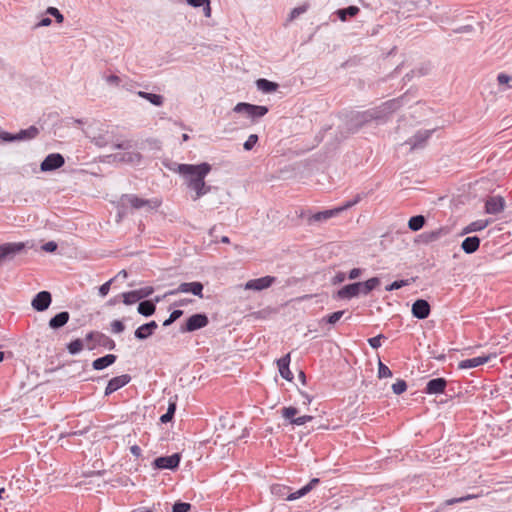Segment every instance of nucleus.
<instances>
[{
	"mask_svg": "<svg viewBox=\"0 0 512 512\" xmlns=\"http://www.w3.org/2000/svg\"><path fill=\"white\" fill-rule=\"evenodd\" d=\"M312 419H313V417L310 415L296 417V419H292V425L301 426V425H304L305 423L311 421Z\"/></svg>",
	"mask_w": 512,
	"mask_h": 512,
	"instance_id": "nucleus-56",
	"label": "nucleus"
},
{
	"mask_svg": "<svg viewBox=\"0 0 512 512\" xmlns=\"http://www.w3.org/2000/svg\"><path fill=\"white\" fill-rule=\"evenodd\" d=\"M107 84L113 85V86H119L121 83V79L117 75H107L103 77Z\"/></svg>",
	"mask_w": 512,
	"mask_h": 512,
	"instance_id": "nucleus-57",
	"label": "nucleus"
},
{
	"mask_svg": "<svg viewBox=\"0 0 512 512\" xmlns=\"http://www.w3.org/2000/svg\"><path fill=\"white\" fill-rule=\"evenodd\" d=\"M360 294H363V288L361 286V282H355L352 284L345 285L340 290H338L337 298L352 299L354 297H357Z\"/></svg>",
	"mask_w": 512,
	"mask_h": 512,
	"instance_id": "nucleus-15",
	"label": "nucleus"
},
{
	"mask_svg": "<svg viewBox=\"0 0 512 512\" xmlns=\"http://www.w3.org/2000/svg\"><path fill=\"white\" fill-rule=\"evenodd\" d=\"M65 164V159L60 153H51L45 157L40 164L42 172H51L61 168Z\"/></svg>",
	"mask_w": 512,
	"mask_h": 512,
	"instance_id": "nucleus-10",
	"label": "nucleus"
},
{
	"mask_svg": "<svg viewBox=\"0 0 512 512\" xmlns=\"http://www.w3.org/2000/svg\"><path fill=\"white\" fill-rule=\"evenodd\" d=\"M153 291L154 290L152 287H144L136 290L138 296L140 297V300L150 296L153 293Z\"/></svg>",
	"mask_w": 512,
	"mask_h": 512,
	"instance_id": "nucleus-60",
	"label": "nucleus"
},
{
	"mask_svg": "<svg viewBox=\"0 0 512 512\" xmlns=\"http://www.w3.org/2000/svg\"><path fill=\"white\" fill-rule=\"evenodd\" d=\"M275 282H276V277L264 276V277L252 279V280H249L248 282H246L245 289L261 291L263 289L269 288Z\"/></svg>",
	"mask_w": 512,
	"mask_h": 512,
	"instance_id": "nucleus-14",
	"label": "nucleus"
},
{
	"mask_svg": "<svg viewBox=\"0 0 512 512\" xmlns=\"http://www.w3.org/2000/svg\"><path fill=\"white\" fill-rule=\"evenodd\" d=\"M133 147L132 141L125 140L119 143H116L113 145V148L115 149H121V150H128Z\"/></svg>",
	"mask_w": 512,
	"mask_h": 512,
	"instance_id": "nucleus-61",
	"label": "nucleus"
},
{
	"mask_svg": "<svg viewBox=\"0 0 512 512\" xmlns=\"http://www.w3.org/2000/svg\"><path fill=\"white\" fill-rule=\"evenodd\" d=\"M433 130H419L405 141L404 144L410 146V150L422 149L425 147L428 139L431 137Z\"/></svg>",
	"mask_w": 512,
	"mask_h": 512,
	"instance_id": "nucleus-11",
	"label": "nucleus"
},
{
	"mask_svg": "<svg viewBox=\"0 0 512 512\" xmlns=\"http://www.w3.org/2000/svg\"><path fill=\"white\" fill-rule=\"evenodd\" d=\"M131 381V376L128 374H123L120 376L113 377L109 380L106 388H105V396H108L120 388L124 387Z\"/></svg>",
	"mask_w": 512,
	"mask_h": 512,
	"instance_id": "nucleus-17",
	"label": "nucleus"
},
{
	"mask_svg": "<svg viewBox=\"0 0 512 512\" xmlns=\"http://www.w3.org/2000/svg\"><path fill=\"white\" fill-rule=\"evenodd\" d=\"M203 284L201 282H183L176 289L170 290L166 295H177L179 293H192L199 298H203Z\"/></svg>",
	"mask_w": 512,
	"mask_h": 512,
	"instance_id": "nucleus-8",
	"label": "nucleus"
},
{
	"mask_svg": "<svg viewBox=\"0 0 512 512\" xmlns=\"http://www.w3.org/2000/svg\"><path fill=\"white\" fill-rule=\"evenodd\" d=\"M473 498L472 495H466V496H462V497H458V498H451V499H448L445 501V504L446 505H453V504H456V503H462L466 500H469Z\"/></svg>",
	"mask_w": 512,
	"mask_h": 512,
	"instance_id": "nucleus-59",
	"label": "nucleus"
},
{
	"mask_svg": "<svg viewBox=\"0 0 512 512\" xmlns=\"http://www.w3.org/2000/svg\"><path fill=\"white\" fill-rule=\"evenodd\" d=\"M345 311H336V312H333L331 313L330 315H327L326 317L323 318L324 321H326L327 323L329 324H335L336 322H338L341 317L343 316Z\"/></svg>",
	"mask_w": 512,
	"mask_h": 512,
	"instance_id": "nucleus-48",
	"label": "nucleus"
},
{
	"mask_svg": "<svg viewBox=\"0 0 512 512\" xmlns=\"http://www.w3.org/2000/svg\"><path fill=\"white\" fill-rule=\"evenodd\" d=\"M506 206L505 199L502 196H489L485 201V212L488 214H499Z\"/></svg>",
	"mask_w": 512,
	"mask_h": 512,
	"instance_id": "nucleus-13",
	"label": "nucleus"
},
{
	"mask_svg": "<svg viewBox=\"0 0 512 512\" xmlns=\"http://www.w3.org/2000/svg\"><path fill=\"white\" fill-rule=\"evenodd\" d=\"M430 304L424 299H418L412 304V315L418 319H426L430 314Z\"/></svg>",
	"mask_w": 512,
	"mask_h": 512,
	"instance_id": "nucleus-18",
	"label": "nucleus"
},
{
	"mask_svg": "<svg viewBox=\"0 0 512 512\" xmlns=\"http://www.w3.org/2000/svg\"><path fill=\"white\" fill-rule=\"evenodd\" d=\"M362 270L360 268H353L348 274V278L351 280L357 279L361 276Z\"/></svg>",
	"mask_w": 512,
	"mask_h": 512,
	"instance_id": "nucleus-64",
	"label": "nucleus"
},
{
	"mask_svg": "<svg viewBox=\"0 0 512 512\" xmlns=\"http://www.w3.org/2000/svg\"><path fill=\"white\" fill-rule=\"evenodd\" d=\"M113 281H114V279H110L109 281L105 282L104 284H102L100 286V288H99L100 296L105 297L109 293V290H110V287H111V284Z\"/></svg>",
	"mask_w": 512,
	"mask_h": 512,
	"instance_id": "nucleus-58",
	"label": "nucleus"
},
{
	"mask_svg": "<svg viewBox=\"0 0 512 512\" xmlns=\"http://www.w3.org/2000/svg\"><path fill=\"white\" fill-rule=\"evenodd\" d=\"M209 319L204 313H196L190 316L184 325L180 327L181 333L194 332L208 325Z\"/></svg>",
	"mask_w": 512,
	"mask_h": 512,
	"instance_id": "nucleus-7",
	"label": "nucleus"
},
{
	"mask_svg": "<svg viewBox=\"0 0 512 512\" xmlns=\"http://www.w3.org/2000/svg\"><path fill=\"white\" fill-rule=\"evenodd\" d=\"M25 245L21 242H9L0 245V264L5 260L13 259L14 256L24 249Z\"/></svg>",
	"mask_w": 512,
	"mask_h": 512,
	"instance_id": "nucleus-12",
	"label": "nucleus"
},
{
	"mask_svg": "<svg viewBox=\"0 0 512 512\" xmlns=\"http://www.w3.org/2000/svg\"><path fill=\"white\" fill-rule=\"evenodd\" d=\"M497 81L499 85H506L508 88L512 87L510 84V82H512V76H509L505 73L498 74Z\"/></svg>",
	"mask_w": 512,
	"mask_h": 512,
	"instance_id": "nucleus-53",
	"label": "nucleus"
},
{
	"mask_svg": "<svg viewBox=\"0 0 512 512\" xmlns=\"http://www.w3.org/2000/svg\"><path fill=\"white\" fill-rule=\"evenodd\" d=\"M404 97L388 100L380 106L369 109L368 117L374 121L385 122L395 111L403 105Z\"/></svg>",
	"mask_w": 512,
	"mask_h": 512,
	"instance_id": "nucleus-4",
	"label": "nucleus"
},
{
	"mask_svg": "<svg viewBox=\"0 0 512 512\" xmlns=\"http://www.w3.org/2000/svg\"><path fill=\"white\" fill-rule=\"evenodd\" d=\"M115 158L122 162L130 164H139L142 160V155L139 152L130 151L122 154H117L115 155Z\"/></svg>",
	"mask_w": 512,
	"mask_h": 512,
	"instance_id": "nucleus-28",
	"label": "nucleus"
},
{
	"mask_svg": "<svg viewBox=\"0 0 512 512\" xmlns=\"http://www.w3.org/2000/svg\"><path fill=\"white\" fill-rule=\"evenodd\" d=\"M289 490H290L289 487L281 485V484H274L271 486V493L273 495L279 496V497H282L285 499H286L287 495L290 493Z\"/></svg>",
	"mask_w": 512,
	"mask_h": 512,
	"instance_id": "nucleus-41",
	"label": "nucleus"
},
{
	"mask_svg": "<svg viewBox=\"0 0 512 512\" xmlns=\"http://www.w3.org/2000/svg\"><path fill=\"white\" fill-rule=\"evenodd\" d=\"M379 284H380V280L377 277H373V278L368 279L365 282H361V286L363 288V295H368Z\"/></svg>",
	"mask_w": 512,
	"mask_h": 512,
	"instance_id": "nucleus-38",
	"label": "nucleus"
},
{
	"mask_svg": "<svg viewBox=\"0 0 512 512\" xmlns=\"http://www.w3.org/2000/svg\"><path fill=\"white\" fill-rule=\"evenodd\" d=\"M392 390L395 394L400 395L407 390V383L399 379L392 385Z\"/></svg>",
	"mask_w": 512,
	"mask_h": 512,
	"instance_id": "nucleus-46",
	"label": "nucleus"
},
{
	"mask_svg": "<svg viewBox=\"0 0 512 512\" xmlns=\"http://www.w3.org/2000/svg\"><path fill=\"white\" fill-rule=\"evenodd\" d=\"M289 364H290V353L286 354L285 356H283L282 358L277 360V365H278V370H279L280 375L288 381L292 380V378H293V374L291 373V371L289 369Z\"/></svg>",
	"mask_w": 512,
	"mask_h": 512,
	"instance_id": "nucleus-22",
	"label": "nucleus"
},
{
	"mask_svg": "<svg viewBox=\"0 0 512 512\" xmlns=\"http://www.w3.org/2000/svg\"><path fill=\"white\" fill-rule=\"evenodd\" d=\"M137 95L149 101L152 105L160 107L164 104V97L160 94H153L144 91H138Z\"/></svg>",
	"mask_w": 512,
	"mask_h": 512,
	"instance_id": "nucleus-31",
	"label": "nucleus"
},
{
	"mask_svg": "<svg viewBox=\"0 0 512 512\" xmlns=\"http://www.w3.org/2000/svg\"><path fill=\"white\" fill-rule=\"evenodd\" d=\"M181 460V455L179 453H174L170 456H161L156 458L152 465L154 469H169V470H175L179 467Z\"/></svg>",
	"mask_w": 512,
	"mask_h": 512,
	"instance_id": "nucleus-9",
	"label": "nucleus"
},
{
	"mask_svg": "<svg viewBox=\"0 0 512 512\" xmlns=\"http://www.w3.org/2000/svg\"><path fill=\"white\" fill-rule=\"evenodd\" d=\"M472 31H473V27L471 25H464V26H460L458 28H455L453 30V33L461 34V33H469V32H472Z\"/></svg>",
	"mask_w": 512,
	"mask_h": 512,
	"instance_id": "nucleus-63",
	"label": "nucleus"
},
{
	"mask_svg": "<svg viewBox=\"0 0 512 512\" xmlns=\"http://www.w3.org/2000/svg\"><path fill=\"white\" fill-rule=\"evenodd\" d=\"M191 509V504L186 502H176L172 507V512H188Z\"/></svg>",
	"mask_w": 512,
	"mask_h": 512,
	"instance_id": "nucleus-51",
	"label": "nucleus"
},
{
	"mask_svg": "<svg viewBox=\"0 0 512 512\" xmlns=\"http://www.w3.org/2000/svg\"><path fill=\"white\" fill-rule=\"evenodd\" d=\"M359 11L360 9L357 6L352 5L347 8L338 9L335 14L342 22H345L348 17H355Z\"/></svg>",
	"mask_w": 512,
	"mask_h": 512,
	"instance_id": "nucleus-32",
	"label": "nucleus"
},
{
	"mask_svg": "<svg viewBox=\"0 0 512 512\" xmlns=\"http://www.w3.org/2000/svg\"><path fill=\"white\" fill-rule=\"evenodd\" d=\"M309 8L308 4H303L301 6L295 7L291 10L288 20L293 21L301 14H304Z\"/></svg>",
	"mask_w": 512,
	"mask_h": 512,
	"instance_id": "nucleus-44",
	"label": "nucleus"
},
{
	"mask_svg": "<svg viewBox=\"0 0 512 512\" xmlns=\"http://www.w3.org/2000/svg\"><path fill=\"white\" fill-rule=\"evenodd\" d=\"M278 84L276 82L269 81L265 78H260L256 81V87L258 90L263 93H272L278 89Z\"/></svg>",
	"mask_w": 512,
	"mask_h": 512,
	"instance_id": "nucleus-29",
	"label": "nucleus"
},
{
	"mask_svg": "<svg viewBox=\"0 0 512 512\" xmlns=\"http://www.w3.org/2000/svg\"><path fill=\"white\" fill-rule=\"evenodd\" d=\"M489 223H490L489 220H477V221L471 222L469 225H467L463 229L461 234L464 235V234H468V233H472V232L481 231V230L485 229L489 225Z\"/></svg>",
	"mask_w": 512,
	"mask_h": 512,
	"instance_id": "nucleus-33",
	"label": "nucleus"
},
{
	"mask_svg": "<svg viewBox=\"0 0 512 512\" xmlns=\"http://www.w3.org/2000/svg\"><path fill=\"white\" fill-rule=\"evenodd\" d=\"M480 246V238L477 236H470L462 241L461 248L467 254H472L478 250Z\"/></svg>",
	"mask_w": 512,
	"mask_h": 512,
	"instance_id": "nucleus-25",
	"label": "nucleus"
},
{
	"mask_svg": "<svg viewBox=\"0 0 512 512\" xmlns=\"http://www.w3.org/2000/svg\"><path fill=\"white\" fill-rule=\"evenodd\" d=\"M425 217L423 215H416L409 219L408 227L412 231H419L425 225Z\"/></svg>",
	"mask_w": 512,
	"mask_h": 512,
	"instance_id": "nucleus-36",
	"label": "nucleus"
},
{
	"mask_svg": "<svg viewBox=\"0 0 512 512\" xmlns=\"http://www.w3.org/2000/svg\"><path fill=\"white\" fill-rule=\"evenodd\" d=\"M281 413H282V416L286 420H289L290 424H292V419H296L295 415L298 413V410L295 407L289 406V407L282 408Z\"/></svg>",
	"mask_w": 512,
	"mask_h": 512,
	"instance_id": "nucleus-45",
	"label": "nucleus"
},
{
	"mask_svg": "<svg viewBox=\"0 0 512 512\" xmlns=\"http://www.w3.org/2000/svg\"><path fill=\"white\" fill-rule=\"evenodd\" d=\"M137 311L139 314H141L145 317H149L155 313L156 306L152 301L144 300L138 304Z\"/></svg>",
	"mask_w": 512,
	"mask_h": 512,
	"instance_id": "nucleus-30",
	"label": "nucleus"
},
{
	"mask_svg": "<svg viewBox=\"0 0 512 512\" xmlns=\"http://www.w3.org/2000/svg\"><path fill=\"white\" fill-rule=\"evenodd\" d=\"M233 111L236 113H243L253 121L265 116L268 113L266 106L254 105L246 102H240L235 105Z\"/></svg>",
	"mask_w": 512,
	"mask_h": 512,
	"instance_id": "nucleus-6",
	"label": "nucleus"
},
{
	"mask_svg": "<svg viewBox=\"0 0 512 512\" xmlns=\"http://www.w3.org/2000/svg\"><path fill=\"white\" fill-rule=\"evenodd\" d=\"M187 4L192 7H202L203 13L206 17L211 16L210 0H187Z\"/></svg>",
	"mask_w": 512,
	"mask_h": 512,
	"instance_id": "nucleus-35",
	"label": "nucleus"
},
{
	"mask_svg": "<svg viewBox=\"0 0 512 512\" xmlns=\"http://www.w3.org/2000/svg\"><path fill=\"white\" fill-rule=\"evenodd\" d=\"M167 168L183 177L187 188L194 192L192 196L193 201L199 200L212 189L205 182L206 176L212 169L211 165L207 162L200 164H179L174 162L167 165Z\"/></svg>",
	"mask_w": 512,
	"mask_h": 512,
	"instance_id": "nucleus-1",
	"label": "nucleus"
},
{
	"mask_svg": "<svg viewBox=\"0 0 512 512\" xmlns=\"http://www.w3.org/2000/svg\"><path fill=\"white\" fill-rule=\"evenodd\" d=\"M391 376H392V372L389 369V367L386 366L385 364H383L381 361H379V363H378V377L380 379H382V378H388V377H391Z\"/></svg>",
	"mask_w": 512,
	"mask_h": 512,
	"instance_id": "nucleus-47",
	"label": "nucleus"
},
{
	"mask_svg": "<svg viewBox=\"0 0 512 512\" xmlns=\"http://www.w3.org/2000/svg\"><path fill=\"white\" fill-rule=\"evenodd\" d=\"M319 483V479L318 478H313L310 480V482L308 484H306L305 486H303L301 489L295 491V492H292V493H289L286 497V500L288 501H294L296 499H299L303 496H305L306 494H308L317 484Z\"/></svg>",
	"mask_w": 512,
	"mask_h": 512,
	"instance_id": "nucleus-21",
	"label": "nucleus"
},
{
	"mask_svg": "<svg viewBox=\"0 0 512 512\" xmlns=\"http://www.w3.org/2000/svg\"><path fill=\"white\" fill-rule=\"evenodd\" d=\"M121 213H125L128 209L139 210L145 209L146 211L156 210L161 205V201L155 199H143L135 194H124L119 201Z\"/></svg>",
	"mask_w": 512,
	"mask_h": 512,
	"instance_id": "nucleus-2",
	"label": "nucleus"
},
{
	"mask_svg": "<svg viewBox=\"0 0 512 512\" xmlns=\"http://www.w3.org/2000/svg\"><path fill=\"white\" fill-rule=\"evenodd\" d=\"M122 301L125 305H132L138 301H140V297L138 296L136 290L129 291L121 294Z\"/></svg>",
	"mask_w": 512,
	"mask_h": 512,
	"instance_id": "nucleus-40",
	"label": "nucleus"
},
{
	"mask_svg": "<svg viewBox=\"0 0 512 512\" xmlns=\"http://www.w3.org/2000/svg\"><path fill=\"white\" fill-rule=\"evenodd\" d=\"M158 328V324L156 321H150L148 323H145L141 326H139L135 332L134 336L138 340H146L151 335L154 334L155 330Z\"/></svg>",
	"mask_w": 512,
	"mask_h": 512,
	"instance_id": "nucleus-19",
	"label": "nucleus"
},
{
	"mask_svg": "<svg viewBox=\"0 0 512 512\" xmlns=\"http://www.w3.org/2000/svg\"><path fill=\"white\" fill-rule=\"evenodd\" d=\"M57 243L54 242V241H49V242H46L43 246H42V249L45 251V252H49V253H52L54 251H56L57 249Z\"/></svg>",
	"mask_w": 512,
	"mask_h": 512,
	"instance_id": "nucleus-62",
	"label": "nucleus"
},
{
	"mask_svg": "<svg viewBox=\"0 0 512 512\" xmlns=\"http://www.w3.org/2000/svg\"><path fill=\"white\" fill-rule=\"evenodd\" d=\"M51 302L52 297L50 292L41 291L33 298L31 305L36 311L42 312L49 308Z\"/></svg>",
	"mask_w": 512,
	"mask_h": 512,
	"instance_id": "nucleus-16",
	"label": "nucleus"
},
{
	"mask_svg": "<svg viewBox=\"0 0 512 512\" xmlns=\"http://www.w3.org/2000/svg\"><path fill=\"white\" fill-rule=\"evenodd\" d=\"M447 381L444 378H434L427 382L424 392L426 394H441L445 391Z\"/></svg>",
	"mask_w": 512,
	"mask_h": 512,
	"instance_id": "nucleus-20",
	"label": "nucleus"
},
{
	"mask_svg": "<svg viewBox=\"0 0 512 512\" xmlns=\"http://www.w3.org/2000/svg\"><path fill=\"white\" fill-rule=\"evenodd\" d=\"M175 411H176V398L175 399L170 398L167 412L160 417L161 423L170 422L174 417Z\"/></svg>",
	"mask_w": 512,
	"mask_h": 512,
	"instance_id": "nucleus-37",
	"label": "nucleus"
},
{
	"mask_svg": "<svg viewBox=\"0 0 512 512\" xmlns=\"http://www.w3.org/2000/svg\"><path fill=\"white\" fill-rule=\"evenodd\" d=\"M84 347L83 340L75 339L67 345V350L70 354L75 355L82 351Z\"/></svg>",
	"mask_w": 512,
	"mask_h": 512,
	"instance_id": "nucleus-42",
	"label": "nucleus"
},
{
	"mask_svg": "<svg viewBox=\"0 0 512 512\" xmlns=\"http://www.w3.org/2000/svg\"><path fill=\"white\" fill-rule=\"evenodd\" d=\"M39 129L32 125L27 129L20 130L18 133L12 134L6 131H0V145L5 142L27 141L38 136Z\"/></svg>",
	"mask_w": 512,
	"mask_h": 512,
	"instance_id": "nucleus-5",
	"label": "nucleus"
},
{
	"mask_svg": "<svg viewBox=\"0 0 512 512\" xmlns=\"http://www.w3.org/2000/svg\"><path fill=\"white\" fill-rule=\"evenodd\" d=\"M410 281L409 280H397V281H394L392 282L390 285L386 286V291H393V290H398L404 286H407L409 285Z\"/></svg>",
	"mask_w": 512,
	"mask_h": 512,
	"instance_id": "nucleus-50",
	"label": "nucleus"
},
{
	"mask_svg": "<svg viewBox=\"0 0 512 512\" xmlns=\"http://www.w3.org/2000/svg\"><path fill=\"white\" fill-rule=\"evenodd\" d=\"M449 233L448 228H439L430 232H426L423 234L426 242L437 241L443 236H446Z\"/></svg>",
	"mask_w": 512,
	"mask_h": 512,
	"instance_id": "nucleus-34",
	"label": "nucleus"
},
{
	"mask_svg": "<svg viewBox=\"0 0 512 512\" xmlns=\"http://www.w3.org/2000/svg\"><path fill=\"white\" fill-rule=\"evenodd\" d=\"M362 200V194H357L353 200L345 202L343 205L335 207L333 209H328L324 211H320L317 213L312 214L308 218V224L313 225L316 223H323L327 220L337 217L340 213L343 211L353 207L357 203H359Z\"/></svg>",
	"mask_w": 512,
	"mask_h": 512,
	"instance_id": "nucleus-3",
	"label": "nucleus"
},
{
	"mask_svg": "<svg viewBox=\"0 0 512 512\" xmlns=\"http://www.w3.org/2000/svg\"><path fill=\"white\" fill-rule=\"evenodd\" d=\"M489 359H490V356H478V357H474V358L465 359V360H462L461 362H459L458 367H459V369L475 368V367H478L480 365L487 363L489 361Z\"/></svg>",
	"mask_w": 512,
	"mask_h": 512,
	"instance_id": "nucleus-23",
	"label": "nucleus"
},
{
	"mask_svg": "<svg viewBox=\"0 0 512 512\" xmlns=\"http://www.w3.org/2000/svg\"><path fill=\"white\" fill-rule=\"evenodd\" d=\"M117 356L114 354H107L103 357L97 358L92 362V367L95 370H103L106 367L115 363Z\"/></svg>",
	"mask_w": 512,
	"mask_h": 512,
	"instance_id": "nucleus-26",
	"label": "nucleus"
},
{
	"mask_svg": "<svg viewBox=\"0 0 512 512\" xmlns=\"http://www.w3.org/2000/svg\"><path fill=\"white\" fill-rule=\"evenodd\" d=\"M183 315L182 310H174L170 316L163 322L164 326H169Z\"/></svg>",
	"mask_w": 512,
	"mask_h": 512,
	"instance_id": "nucleus-49",
	"label": "nucleus"
},
{
	"mask_svg": "<svg viewBox=\"0 0 512 512\" xmlns=\"http://www.w3.org/2000/svg\"><path fill=\"white\" fill-rule=\"evenodd\" d=\"M258 141V136L256 134H251L248 139L244 142L243 148L247 151H250L253 149L255 144Z\"/></svg>",
	"mask_w": 512,
	"mask_h": 512,
	"instance_id": "nucleus-52",
	"label": "nucleus"
},
{
	"mask_svg": "<svg viewBox=\"0 0 512 512\" xmlns=\"http://www.w3.org/2000/svg\"><path fill=\"white\" fill-rule=\"evenodd\" d=\"M430 5L429 0L409 1L405 4L407 11L413 12L419 8H427Z\"/></svg>",
	"mask_w": 512,
	"mask_h": 512,
	"instance_id": "nucleus-39",
	"label": "nucleus"
},
{
	"mask_svg": "<svg viewBox=\"0 0 512 512\" xmlns=\"http://www.w3.org/2000/svg\"><path fill=\"white\" fill-rule=\"evenodd\" d=\"M384 338H385V336L383 334H379L375 337L368 339V343L373 349H377L381 346V339H384Z\"/></svg>",
	"mask_w": 512,
	"mask_h": 512,
	"instance_id": "nucleus-55",
	"label": "nucleus"
},
{
	"mask_svg": "<svg viewBox=\"0 0 512 512\" xmlns=\"http://www.w3.org/2000/svg\"><path fill=\"white\" fill-rule=\"evenodd\" d=\"M125 329V326L122 321L120 320H114L111 323V331L115 334L122 333Z\"/></svg>",
	"mask_w": 512,
	"mask_h": 512,
	"instance_id": "nucleus-54",
	"label": "nucleus"
},
{
	"mask_svg": "<svg viewBox=\"0 0 512 512\" xmlns=\"http://www.w3.org/2000/svg\"><path fill=\"white\" fill-rule=\"evenodd\" d=\"M70 315L67 311H62L49 320V326L52 329H59L67 324Z\"/></svg>",
	"mask_w": 512,
	"mask_h": 512,
	"instance_id": "nucleus-27",
	"label": "nucleus"
},
{
	"mask_svg": "<svg viewBox=\"0 0 512 512\" xmlns=\"http://www.w3.org/2000/svg\"><path fill=\"white\" fill-rule=\"evenodd\" d=\"M96 336H97L96 342L92 346L88 347L90 350L94 349L96 346H101L108 350L115 349L116 344L112 338H110L109 336H107L101 332H99L98 335H96Z\"/></svg>",
	"mask_w": 512,
	"mask_h": 512,
	"instance_id": "nucleus-24",
	"label": "nucleus"
},
{
	"mask_svg": "<svg viewBox=\"0 0 512 512\" xmlns=\"http://www.w3.org/2000/svg\"><path fill=\"white\" fill-rule=\"evenodd\" d=\"M369 113V110H366L364 112H358L355 117H354V120L356 121V129L360 128L361 126H363L365 123H368L370 121H373L372 118L368 117L367 114Z\"/></svg>",
	"mask_w": 512,
	"mask_h": 512,
	"instance_id": "nucleus-43",
	"label": "nucleus"
}]
</instances>
